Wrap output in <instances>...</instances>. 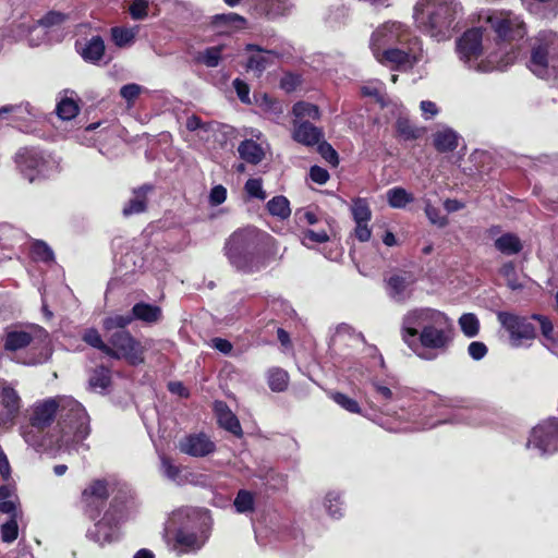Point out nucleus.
Segmentation results:
<instances>
[{
    "label": "nucleus",
    "instance_id": "nucleus-38",
    "mask_svg": "<svg viewBox=\"0 0 558 558\" xmlns=\"http://www.w3.org/2000/svg\"><path fill=\"white\" fill-rule=\"evenodd\" d=\"M267 209L270 215L281 220L287 219L291 214L290 203L284 196H275L267 203Z\"/></svg>",
    "mask_w": 558,
    "mask_h": 558
},
{
    "label": "nucleus",
    "instance_id": "nucleus-2",
    "mask_svg": "<svg viewBox=\"0 0 558 558\" xmlns=\"http://www.w3.org/2000/svg\"><path fill=\"white\" fill-rule=\"evenodd\" d=\"M452 330L449 317L430 307L412 308L401 322L403 342L423 359L427 356L421 349L445 350L452 341Z\"/></svg>",
    "mask_w": 558,
    "mask_h": 558
},
{
    "label": "nucleus",
    "instance_id": "nucleus-8",
    "mask_svg": "<svg viewBox=\"0 0 558 558\" xmlns=\"http://www.w3.org/2000/svg\"><path fill=\"white\" fill-rule=\"evenodd\" d=\"M529 69L543 80L558 78V35L541 34L531 50Z\"/></svg>",
    "mask_w": 558,
    "mask_h": 558
},
{
    "label": "nucleus",
    "instance_id": "nucleus-5",
    "mask_svg": "<svg viewBox=\"0 0 558 558\" xmlns=\"http://www.w3.org/2000/svg\"><path fill=\"white\" fill-rule=\"evenodd\" d=\"M208 520L209 518L206 512L192 509H180L173 512L169 524L171 526L181 525L175 535L173 549L178 554L198 550L208 538Z\"/></svg>",
    "mask_w": 558,
    "mask_h": 558
},
{
    "label": "nucleus",
    "instance_id": "nucleus-9",
    "mask_svg": "<svg viewBox=\"0 0 558 558\" xmlns=\"http://www.w3.org/2000/svg\"><path fill=\"white\" fill-rule=\"evenodd\" d=\"M259 238L256 229L235 231L225 246L229 262L240 270H252Z\"/></svg>",
    "mask_w": 558,
    "mask_h": 558
},
{
    "label": "nucleus",
    "instance_id": "nucleus-24",
    "mask_svg": "<svg viewBox=\"0 0 558 558\" xmlns=\"http://www.w3.org/2000/svg\"><path fill=\"white\" fill-rule=\"evenodd\" d=\"M218 423L234 435H240L242 429L236 416L221 402L215 405Z\"/></svg>",
    "mask_w": 558,
    "mask_h": 558
},
{
    "label": "nucleus",
    "instance_id": "nucleus-13",
    "mask_svg": "<svg viewBox=\"0 0 558 558\" xmlns=\"http://www.w3.org/2000/svg\"><path fill=\"white\" fill-rule=\"evenodd\" d=\"M118 512L117 507L111 505L104 518L88 531V538L99 546L116 542L119 538L118 523L124 519L122 513L117 517Z\"/></svg>",
    "mask_w": 558,
    "mask_h": 558
},
{
    "label": "nucleus",
    "instance_id": "nucleus-49",
    "mask_svg": "<svg viewBox=\"0 0 558 558\" xmlns=\"http://www.w3.org/2000/svg\"><path fill=\"white\" fill-rule=\"evenodd\" d=\"M83 340L105 354L109 351V345L102 341L101 336L96 329H87L83 335Z\"/></svg>",
    "mask_w": 558,
    "mask_h": 558
},
{
    "label": "nucleus",
    "instance_id": "nucleus-10",
    "mask_svg": "<svg viewBox=\"0 0 558 558\" xmlns=\"http://www.w3.org/2000/svg\"><path fill=\"white\" fill-rule=\"evenodd\" d=\"M497 319L509 335V343L513 348L525 345L536 337L534 326L524 316L511 312H498Z\"/></svg>",
    "mask_w": 558,
    "mask_h": 558
},
{
    "label": "nucleus",
    "instance_id": "nucleus-27",
    "mask_svg": "<svg viewBox=\"0 0 558 558\" xmlns=\"http://www.w3.org/2000/svg\"><path fill=\"white\" fill-rule=\"evenodd\" d=\"M434 145L441 153L451 151L458 146V135L453 130L444 128L434 134Z\"/></svg>",
    "mask_w": 558,
    "mask_h": 558
},
{
    "label": "nucleus",
    "instance_id": "nucleus-29",
    "mask_svg": "<svg viewBox=\"0 0 558 558\" xmlns=\"http://www.w3.org/2000/svg\"><path fill=\"white\" fill-rule=\"evenodd\" d=\"M133 318L148 324L157 323L161 318L160 307L147 303H137L132 308Z\"/></svg>",
    "mask_w": 558,
    "mask_h": 558
},
{
    "label": "nucleus",
    "instance_id": "nucleus-37",
    "mask_svg": "<svg viewBox=\"0 0 558 558\" xmlns=\"http://www.w3.org/2000/svg\"><path fill=\"white\" fill-rule=\"evenodd\" d=\"M294 121L302 122L303 119L318 120L320 117L319 109L317 106L306 102L299 101L292 108Z\"/></svg>",
    "mask_w": 558,
    "mask_h": 558
},
{
    "label": "nucleus",
    "instance_id": "nucleus-15",
    "mask_svg": "<svg viewBox=\"0 0 558 558\" xmlns=\"http://www.w3.org/2000/svg\"><path fill=\"white\" fill-rule=\"evenodd\" d=\"M537 448L541 453L558 450V421L549 418L533 428L527 447Z\"/></svg>",
    "mask_w": 558,
    "mask_h": 558
},
{
    "label": "nucleus",
    "instance_id": "nucleus-57",
    "mask_svg": "<svg viewBox=\"0 0 558 558\" xmlns=\"http://www.w3.org/2000/svg\"><path fill=\"white\" fill-rule=\"evenodd\" d=\"M326 508L332 518L341 515V504L339 495L336 493H329L326 497Z\"/></svg>",
    "mask_w": 558,
    "mask_h": 558
},
{
    "label": "nucleus",
    "instance_id": "nucleus-11",
    "mask_svg": "<svg viewBox=\"0 0 558 558\" xmlns=\"http://www.w3.org/2000/svg\"><path fill=\"white\" fill-rule=\"evenodd\" d=\"M107 355L114 359H125L130 364L136 365L144 361L141 344L126 330H117L109 339Z\"/></svg>",
    "mask_w": 558,
    "mask_h": 558
},
{
    "label": "nucleus",
    "instance_id": "nucleus-4",
    "mask_svg": "<svg viewBox=\"0 0 558 558\" xmlns=\"http://www.w3.org/2000/svg\"><path fill=\"white\" fill-rule=\"evenodd\" d=\"M460 9L457 0H418L413 16L420 28L441 40L450 36Z\"/></svg>",
    "mask_w": 558,
    "mask_h": 558
},
{
    "label": "nucleus",
    "instance_id": "nucleus-53",
    "mask_svg": "<svg viewBox=\"0 0 558 558\" xmlns=\"http://www.w3.org/2000/svg\"><path fill=\"white\" fill-rule=\"evenodd\" d=\"M331 398L337 404H339L344 410L351 413L360 412V407L354 399L349 398L348 396L340 392L332 393Z\"/></svg>",
    "mask_w": 558,
    "mask_h": 558
},
{
    "label": "nucleus",
    "instance_id": "nucleus-12",
    "mask_svg": "<svg viewBox=\"0 0 558 558\" xmlns=\"http://www.w3.org/2000/svg\"><path fill=\"white\" fill-rule=\"evenodd\" d=\"M48 333L39 326L11 327L5 330L3 347L5 351L15 352L29 344H46Z\"/></svg>",
    "mask_w": 558,
    "mask_h": 558
},
{
    "label": "nucleus",
    "instance_id": "nucleus-26",
    "mask_svg": "<svg viewBox=\"0 0 558 558\" xmlns=\"http://www.w3.org/2000/svg\"><path fill=\"white\" fill-rule=\"evenodd\" d=\"M293 0H258L259 9L269 17L284 15L292 8Z\"/></svg>",
    "mask_w": 558,
    "mask_h": 558
},
{
    "label": "nucleus",
    "instance_id": "nucleus-60",
    "mask_svg": "<svg viewBox=\"0 0 558 558\" xmlns=\"http://www.w3.org/2000/svg\"><path fill=\"white\" fill-rule=\"evenodd\" d=\"M233 86H234V89H235L240 100L244 104H250L251 99H250L248 85L246 83H244L243 81H241L240 78H235L233 81Z\"/></svg>",
    "mask_w": 558,
    "mask_h": 558
},
{
    "label": "nucleus",
    "instance_id": "nucleus-45",
    "mask_svg": "<svg viewBox=\"0 0 558 558\" xmlns=\"http://www.w3.org/2000/svg\"><path fill=\"white\" fill-rule=\"evenodd\" d=\"M150 2L148 0H132L129 5V13L135 21H142L148 17Z\"/></svg>",
    "mask_w": 558,
    "mask_h": 558
},
{
    "label": "nucleus",
    "instance_id": "nucleus-1",
    "mask_svg": "<svg viewBox=\"0 0 558 558\" xmlns=\"http://www.w3.org/2000/svg\"><path fill=\"white\" fill-rule=\"evenodd\" d=\"M20 433L36 451L71 453L89 433L88 416L71 397L48 398L32 405L28 423Z\"/></svg>",
    "mask_w": 558,
    "mask_h": 558
},
{
    "label": "nucleus",
    "instance_id": "nucleus-28",
    "mask_svg": "<svg viewBox=\"0 0 558 558\" xmlns=\"http://www.w3.org/2000/svg\"><path fill=\"white\" fill-rule=\"evenodd\" d=\"M19 499L15 490L10 485L0 487V512L8 513L11 517L15 513H22L17 510Z\"/></svg>",
    "mask_w": 558,
    "mask_h": 558
},
{
    "label": "nucleus",
    "instance_id": "nucleus-54",
    "mask_svg": "<svg viewBox=\"0 0 558 558\" xmlns=\"http://www.w3.org/2000/svg\"><path fill=\"white\" fill-rule=\"evenodd\" d=\"M32 255L34 258L44 262H49L53 258V253L50 247L41 241H37L32 245Z\"/></svg>",
    "mask_w": 558,
    "mask_h": 558
},
{
    "label": "nucleus",
    "instance_id": "nucleus-48",
    "mask_svg": "<svg viewBox=\"0 0 558 558\" xmlns=\"http://www.w3.org/2000/svg\"><path fill=\"white\" fill-rule=\"evenodd\" d=\"M89 384L93 388L106 389L110 384V371L99 367L90 376Z\"/></svg>",
    "mask_w": 558,
    "mask_h": 558
},
{
    "label": "nucleus",
    "instance_id": "nucleus-56",
    "mask_svg": "<svg viewBox=\"0 0 558 558\" xmlns=\"http://www.w3.org/2000/svg\"><path fill=\"white\" fill-rule=\"evenodd\" d=\"M245 191L252 197H256L259 199L266 198V193L263 190L262 181L259 179L247 180L245 183Z\"/></svg>",
    "mask_w": 558,
    "mask_h": 558
},
{
    "label": "nucleus",
    "instance_id": "nucleus-40",
    "mask_svg": "<svg viewBox=\"0 0 558 558\" xmlns=\"http://www.w3.org/2000/svg\"><path fill=\"white\" fill-rule=\"evenodd\" d=\"M289 375L281 368H271L268 372V385L272 391L281 392L287 389Z\"/></svg>",
    "mask_w": 558,
    "mask_h": 558
},
{
    "label": "nucleus",
    "instance_id": "nucleus-3",
    "mask_svg": "<svg viewBox=\"0 0 558 558\" xmlns=\"http://www.w3.org/2000/svg\"><path fill=\"white\" fill-rule=\"evenodd\" d=\"M369 48L379 63L399 69H410L423 57L420 39L398 21L379 24L369 37Z\"/></svg>",
    "mask_w": 558,
    "mask_h": 558
},
{
    "label": "nucleus",
    "instance_id": "nucleus-36",
    "mask_svg": "<svg viewBox=\"0 0 558 558\" xmlns=\"http://www.w3.org/2000/svg\"><path fill=\"white\" fill-rule=\"evenodd\" d=\"M396 130L400 137L404 141H412L420 138L425 129L413 125L408 119L399 118L396 122Z\"/></svg>",
    "mask_w": 558,
    "mask_h": 558
},
{
    "label": "nucleus",
    "instance_id": "nucleus-50",
    "mask_svg": "<svg viewBox=\"0 0 558 558\" xmlns=\"http://www.w3.org/2000/svg\"><path fill=\"white\" fill-rule=\"evenodd\" d=\"M254 506V498L250 492L240 490L234 499V507L238 512L252 511Z\"/></svg>",
    "mask_w": 558,
    "mask_h": 558
},
{
    "label": "nucleus",
    "instance_id": "nucleus-17",
    "mask_svg": "<svg viewBox=\"0 0 558 558\" xmlns=\"http://www.w3.org/2000/svg\"><path fill=\"white\" fill-rule=\"evenodd\" d=\"M16 163L29 182H33L37 174H45L46 162L34 149H21L16 154Z\"/></svg>",
    "mask_w": 558,
    "mask_h": 558
},
{
    "label": "nucleus",
    "instance_id": "nucleus-16",
    "mask_svg": "<svg viewBox=\"0 0 558 558\" xmlns=\"http://www.w3.org/2000/svg\"><path fill=\"white\" fill-rule=\"evenodd\" d=\"M109 497L108 483L104 480L92 481L82 492V504L85 512L95 518Z\"/></svg>",
    "mask_w": 558,
    "mask_h": 558
},
{
    "label": "nucleus",
    "instance_id": "nucleus-51",
    "mask_svg": "<svg viewBox=\"0 0 558 558\" xmlns=\"http://www.w3.org/2000/svg\"><path fill=\"white\" fill-rule=\"evenodd\" d=\"M329 240V235L326 231H313V230H304L302 232V243L311 247L313 243H325Z\"/></svg>",
    "mask_w": 558,
    "mask_h": 558
},
{
    "label": "nucleus",
    "instance_id": "nucleus-39",
    "mask_svg": "<svg viewBox=\"0 0 558 558\" xmlns=\"http://www.w3.org/2000/svg\"><path fill=\"white\" fill-rule=\"evenodd\" d=\"M215 24L219 28H226V31H236L244 28L245 20L239 14L228 13L216 15Z\"/></svg>",
    "mask_w": 558,
    "mask_h": 558
},
{
    "label": "nucleus",
    "instance_id": "nucleus-33",
    "mask_svg": "<svg viewBox=\"0 0 558 558\" xmlns=\"http://www.w3.org/2000/svg\"><path fill=\"white\" fill-rule=\"evenodd\" d=\"M149 190L150 187L145 185L134 191L133 198L123 208V215L131 216L143 213L146 208V194Z\"/></svg>",
    "mask_w": 558,
    "mask_h": 558
},
{
    "label": "nucleus",
    "instance_id": "nucleus-64",
    "mask_svg": "<svg viewBox=\"0 0 558 558\" xmlns=\"http://www.w3.org/2000/svg\"><path fill=\"white\" fill-rule=\"evenodd\" d=\"M310 175L311 179L318 184H325L329 179L328 171L318 166H314L311 168Z\"/></svg>",
    "mask_w": 558,
    "mask_h": 558
},
{
    "label": "nucleus",
    "instance_id": "nucleus-47",
    "mask_svg": "<svg viewBox=\"0 0 558 558\" xmlns=\"http://www.w3.org/2000/svg\"><path fill=\"white\" fill-rule=\"evenodd\" d=\"M132 320H133V317L131 315L114 314V315L107 317L104 320V329L106 331H110L114 328H117L119 330H123V328L125 326H128L129 324H131Z\"/></svg>",
    "mask_w": 558,
    "mask_h": 558
},
{
    "label": "nucleus",
    "instance_id": "nucleus-42",
    "mask_svg": "<svg viewBox=\"0 0 558 558\" xmlns=\"http://www.w3.org/2000/svg\"><path fill=\"white\" fill-rule=\"evenodd\" d=\"M351 213L355 222L369 221L372 218L369 205L363 198H356L353 201Z\"/></svg>",
    "mask_w": 558,
    "mask_h": 558
},
{
    "label": "nucleus",
    "instance_id": "nucleus-44",
    "mask_svg": "<svg viewBox=\"0 0 558 558\" xmlns=\"http://www.w3.org/2000/svg\"><path fill=\"white\" fill-rule=\"evenodd\" d=\"M57 113L62 120H71L77 116L78 106L72 98L64 97L57 106Z\"/></svg>",
    "mask_w": 558,
    "mask_h": 558
},
{
    "label": "nucleus",
    "instance_id": "nucleus-19",
    "mask_svg": "<svg viewBox=\"0 0 558 558\" xmlns=\"http://www.w3.org/2000/svg\"><path fill=\"white\" fill-rule=\"evenodd\" d=\"M179 449L192 457H205L215 450V444L203 433L192 434L179 441Z\"/></svg>",
    "mask_w": 558,
    "mask_h": 558
},
{
    "label": "nucleus",
    "instance_id": "nucleus-23",
    "mask_svg": "<svg viewBox=\"0 0 558 558\" xmlns=\"http://www.w3.org/2000/svg\"><path fill=\"white\" fill-rule=\"evenodd\" d=\"M82 58L92 63L98 62L105 53V43L100 36H93L80 48Z\"/></svg>",
    "mask_w": 558,
    "mask_h": 558
},
{
    "label": "nucleus",
    "instance_id": "nucleus-52",
    "mask_svg": "<svg viewBox=\"0 0 558 558\" xmlns=\"http://www.w3.org/2000/svg\"><path fill=\"white\" fill-rule=\"evenodd\" d=\"M221 50L222 47L220 46L207 48L199 57V60L209 68L217 66L221 59Z\"/></svg>",
    "mask_w": 558,
    "mask_h": 558
},
{
    "label": "nucleus",
    "instance_id": "nucleus-22",
    "mask_svg": "<svg viewBox=\"0 0 558 558\" xmlns=\"http://www.w3.org/2000/svg\"><path fill=\"white\" fill-rule=\"evenodd\" d=\"M65 19H66V16L62 13L49 12L48 14H46L43 19H40L37 22L38 25L28 26L29 35H32L33 33H37V32L40 33V35H38L36 39L29 38V44L32 46H38L40 44V41L44 39L45 34H44L43 29H40V26L41 27H52L56 25H60L65 21Z\"/></svg>",
    "mask_w": 558,
    "mask_h": 558
},
{
    "label": "nucleus",
    "instance_id": "nucleus-41",
    "mask_svg": "<svg viewBox=\"0 0 558 558\" xmlns=\"http://www.w3.org/2000/svg\"><path fill=\"white\" fill-rule=\"evenodd\" d=\"M22 513H15L10 520L1 525V539L4 543H13L19 536V523Z\"/></svg>",
    "mask_w": 558,
    "mask_h": 558
},
{
    "label": "nucleus",
    "instance_id": "nucleus-6",
    "mask_svg": "<svg viewBox=\"0 0 558 558\" xmlns=\"http://www.w3.org/2000/svg\"><path fill=\"white\" fill-rule=\"evenodd\" d=\"M458 52L464 63L476 71L489 72L501 70L513 62V58L500 59L498 53H493L487 60L481 59L482 56V31L472 28L463 34L458 41Z\"/></svg>",
    "mask_w": 558,
    "mask_h": 558
},
{
    "label": "nucleus",
    "instance_id": "nucleus-61",
    "mask_svg": "<svg viewBox=\"0 0 558 558\" xmlns=\"http://www.w3.org/2000/svg\"><path fill=\"white\" fill-rule=\"evenodd\" d=\"M420 109L425 120H430L439 112L437 105L429 100H423L420 104Z\"/></svg>",
    "mask_w": 558,
    "mask_h": 558
},
{
    "label": "nucleus",
    "instance_id": "nucleus-21",
    "mask_svg": "<svg viewBox=\"0 0 558 558\" xmlns=\"http://www.w3.org/2000/svg\"><path fill=\"white\" fill-rule=\"evenodd\" d=\"M532 318L537 320L541 329L542 344L554 354H558V335L551 320L543 315L534 314Z\"/></svg>",
    "mask_w": 558,
    "mask_h": 558
},
{
    "label": "nucleus",
    "instance_id": "nucleus-32",
    "mask_svg": "<svg viewBox=\"0 0 558 558\" xmlns=\"http://www.w3.org/2000/svg\"><path fill=\"white\" fill-rule=\"evenodd\" d=\"M242 159L250 163H258L264 158L263 148L252 140L242 142L238 148Z\"/></svg>",
    "mask_w": 558,
    "mask_h": 558
},
{
    "label": "nucleus",
    "instance_id": "nucleus-7",
    "mask_svg": "<svg viewBox=\"0 0 558 558\" xmlns=\"http://www.w3.org/2000/svg\"><path fill=\"white\" fill-rule=\"evenodd\" d=\"M492 29L495 32L497 39L504 46L501 49L505 57H499L506 60L507 58L515 59L512 51L517 43L526 35L524 22L520 16L510 11H493L484 16Z\"/></svg>",
    "mask_w": 558,
    "mask_h": 558
},
{
    "label": "nucleus",
    "instance_id": "nucleus-59",
    "mask_svg": "<svg viewBox=\"0 0 558 558\" xmlns=\"http://www.w3.org/2000/svg\"><path fill=\"white\" fill-rule=\"evenodd\" d=\"M468 352L473 360H482L487 354V347L480 341H473L469 344Z\"/></svg>",
    "mask_w": 558,
    "mask_h": 558
},
{
    "label": "nucleus",
    "instance_id": "nucleus-18",
    "mask_svg": "<svg viewBox=\"0 0 558 558\" xmlns=\"http://www.w3.org/2000/svg\"><path fill=\"white\" fill-rule=\"evenodd\" d=\"M415 278L410 272L395 274L387 280V291L391 299L404 302L412 295Z\"/></svg>",
    "mask_w": 558,
    "mask_h": 558
},
{
    "label": "nucleus",
    "instance_id": "nucleus-35",
    "mask_svg": "<svg viewBox=\"0 0 558 558\" xmlns=\"http://www.w3.org/2000/svg\"><path fill=\"white\" fill-rule=\"evenodd\" d=\"M386 198L389 206L392 208H404L414 201L413 194L400 186L388 190Z\"/></svg>",
    "mask_w": 558,
    "mask_h": 558
},
{
    "label": "nucleus",
    "instance_id": "nucleus-43",
    "mask_svg": "<svg viewBox=\"0 0 558 558\" xmlns=\"http://www.w3.org/2000/svg\"><path fill=\"white\" fill-rule=\"evenodd\" d=\"M459 325L462 332L469 338L475 337L478 333L480 322L472 313L463 314L459 318Z\"/></svg>",
    "mask_w": 558,
    "mask_h": 558
},
{
    "label": "nucleus",
    "instance_id": "nucleus-30",
    "mask_svg": "<svg viewBox=\"0 0 558 558\" xmlns=\"http://www.w3.org/2000/svg\"><path fill=\"white\" fill-rule=\"evenodd\" d=\"M495 247L505 255H514L522 250V242L513 233H504L495 240Z\"/></svg>",
    "mask_w": 558,
    "mask_h": 558
},
{
    "label": "nucleus",
    "instance_id": "nucleus-20",
    "mask_svg": "<svg viewBox=\"0 0 558 558\" xmlns=\"http://www.w3.org/2000/svg\"><path fill=\"white\" fill-rule=\"evenodd\" d=\"M292 137L298 143L306 146H313L319 143L322 132L308 122L293 121Z\"/></svg>",
    "mask_w": 558,
    "mask_h": 558
},
{
    "label": "nucleus",
    "instance_id": "nucleus-14",
    "mask_svg": "<svg viewBox=\"0 0 558 558\" xmlns=\"http://www.w3.org/2000/svg\"><path fill=\"white\" fill-rule=\"evenodd\" d=\"M21 409L22 398L15 387L0 379V427L12 426Z\"/></svg>",
    "mask_w": 558,
    "mask_h": 558
},
{
    "label": "nucleus",
    "instance_id": "nucleus-46",
    "mask_svg": "<svg viewBox=\"0 0 558 558\" xmlns=\"http://www.w3.org/2000/svg\"><path fill=\"white\" fill-rule=\"evenodd\" d=\"M424 204L425 215L432 225L437 226L438 228H445L449 223L448 218L441 215L439 208L434 207L427 199L424 201Z\"/></svg>",
    "mask_w": 558,
    "mask_h": 558
},
{
    "label": "nucleus",
    "instance_id": "nucleus-25",
    "mask_svg": "<svg viewBox=\"0 0 558 558\" xmlns=\"http://www.w3.org/2000/svg\"><path fill=\"white\" fill-rule=\"evenodd\" d=\"M276 56L271 51H265L259 48L254 49L247 62V69L260 74L271 63H274Z\"/></svg>",
    "mask_w": 558,
    "mask_h": 558
},
{
    "label": "nucleus",
    "instance_id": "nucleus-58",
    "mask_svg": "<svg viewBox=\"0 0 558 558\" xmlns=\"http://www.w3.org/2000/svg\"><path fill=\"white\" fill-rule=\"evenodd\" d=\"M161 470L165 476H167L169 480L175 481L179 477L180 469L175 466L171 460L166 457L161 456Z\"/></svg>",
    "mask_w": 558,
    "mask_h": 558
},
{
    "label": "nucleus",
    "instance_id": "nucleus-31",
    "mask_svg": "<svg viewBox=\"0 0 558 558\" xmlns=\"http://www.w3.org/2000/svg\"><path fill=\"white\" fill-rule=\"evenodd\" d=\"M256 102L259 108L264 111V113L268 117V119L278 122L283 113V105L264 94L259 97H256Z\"/></svg>",
    "mask_w": 558,
    "mask_h": 558
},
{
    "label": "nucleus",
    "instance_id": "nucleus-63",
    "mask_svg": "<svg viewBox=\"0 0 558 558\" xmlns=\"http://www.w3.org/2000/svg\"><path fill=\"white\" fill-rule=\"evenodd\" d=\"M141 89L142 87L137 84H128L121 88L120 94L125 100L132 101L140 95Z\"/></svg>",
    "mask_w": 558,
    "mask_h": 558
},
{
    "label": "nucleus",
    "instance_id": "nucleus-62",
    "mask_svg": "<svg viewBox=\"0 0 558 558\" xmlns=\"http://www.w3.org/2000/svg\"><path fill=\"white\" fill-rule=\"evenodd\" d=\"M227 198V190L222 185H216L211 189L209 201L211 205H220Z\"/></svg>",
    "mask_w": 558,
    "mask_h": 558
},
{
    "label": "nucleus",
    "instance_id": "nucleus-55",
    "mask_svg": "<svg viewBox=\"0 0 558 558\" xmlns=\"http://www.w3.org/2000/svg\"><path fill=\"white\" fill-rule=\"evenodd\" d=\"M318 153L331 166L336 167L339 163L338 153L327 142L318 144Z\"/></svg>",
    "mask_w": 558,
    "mask_h": 558
},
{
    "label": "nucleus",
    "instance_id": "nucleus-34",
    "mask_svg": "<svg viewBox=\"0 0 558 558\" xmlns=\"http://www.w3.org/2000/svg\"><path fill=\"white\" fill-rule=\"evenodd\" d=\"M138 33V27H113L111 28V37L116 46L120 48L133 45Z\"/></svg>",
    "mask_w": 558,
    "mask_h": 558
}]
</instances>
